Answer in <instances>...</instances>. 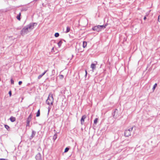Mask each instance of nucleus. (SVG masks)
Returning <instances> with one entry per match:
<instances>
[{"label": "nucleus", "mask_w": 160, "mask_h": 160, "mask_svg": "<svg viewBox=\"0 0 160 160\" xmlns=\"http://www.w3.org/2000/svg\"><path fill=\"white\" fill-rule=\"evenodd\" d=\"M37 23H31L25 26L21 31V34L22 35L28 33L30 32L34 28V26H36Z\"/></svg>", "instance_id": "1"}, {"label": "nucleus", "mask_w": 160, "mask_h": 160, "mask_svg": "<svg viewBox=\"0 0 160 160\" xmlns=\"http://www.w3.org/2000/svg\"><path fill=\"white\" fill-rule=\"evenodd\" d=\"M107 26V25H98L94 27L92 29L94 31L99 32L101 31L102 29L105 28Z\"/></svg>", "instance_id": "2"}, {"label": "nucleus", "mask_w": 160, "mask_h": 160, "mask_svg": "<svg viewBox=\"0 0 160 160\" xmlns=\"http://www.w3.org/2000/svg\"><path fill=\"white\" fill-rule=\"evenodd\" d=\"M53 102V98L52 97V94L50 93L49 94L48 99L46 100V103L49 105H52Z\"/></svg>", "instance_id": "3"}, {"label": "nucleus", "mask_w": 160, "mask_h": 160, "mask_svg": "<svg viewBox=\"0 0 160 160\" xmlns=\"http://www.w3.org/2000/svg\"><path fill=\"white\" fill-rule=\"evenodd\" d=\"M132 129L133 127H131L125 130L124 132V136L126 137H128L131 136Z\"/></svg>", "instance_id": "4"}, {"label": "nucleus", "mask_w": 160, "mask_h": 160, "mask_svg": "<svg viewBox=\"0 0 160 160\" xmlns=\"http://www.w3.org/2000/svg\"><path fill=\"white\" fill-rule=\"evenodd\" d=\"M35 158L36 160H42L41 154L40 153H38L37 154Z\"/></svg>", "instance_id": "5"}, {"label": "nucleus", "mask_w": 160, "mask_h": 160, "mask_svg": "<svg viewBox=\"0 0 160 160\" xmlns=\"http://www.w3.org/2000/svg\"><path fill=\"white\" fill-rule=\"evenodd\" d=\"M36 132L32 130V133L31 135L30 136V139H32L35 136Z\"/></svg>", "instance_id": "6"}, {"label": "nucleus", "mask_w": 160, "mask_h": 160, "mask_svg": "<svg viewBox=\"0 0 160 160\" xmlns=\"http://www.w3.org/2000/svg\"><path fill=\"white\" fill-rule=\"evenodd\" d=\"M86 117L85 115H84L82 117L81 120V124L82 125L83 124V123L84 122V119L86 118Z\"/></svg>", "instance_id": "7"}, {"label": "nucleus", "mask_w": 160, "mask_h": 160, "mask_svg": "<svg viewBox=\"0 0 160 160\" xmlns=\"http://www.w3.org/2000/svg\"><path fill=\"white\" fill-rule=\"evenodd\" d=\"M96 68V64L94 63H92L91 65V68L92 69V71H94V70Z\"/></svg>", "instance_id": "8"}, {"label": "nucleus", "mask_w": 160, "mask_h": 160, "mask_svg": "<svg viewBox=\"0 0 160 160\" xmlns=\"http://www.w3.org/2000/svg\"><path fill=\"white\" fill-rule=\"evenodd\" d=\"M47 71V70L45 71L42 74L39 75L38 77V79H40L42 77V76L45 74Z\"/></svg>", "instance_id": "9"}, {"label": "nucleus", "mask_w": 160, "mask_h": 160, "mask_svg": "<svg viewBox=\"0 0 160 160\" xmlns=\"http://www.w3.org/2000/svg\"><path fill=\"white\" fill-rule=\"evenodd\" d=\"M10 120L11 122H13L15 121L16 118L15 117L12 116L10 118Z\"/></svg>", "instance_id": "10"}, {"label": "nucleus", "mask_w": 160, "mask_h": 160, "mask_svg": "<svg viewBox=\"0 0 160 160\" xmlns=\"http://www.w3.org/2000/svg\"><path fill=\"white\" fill-rule=\"evenodd\" d=\"M30 120L29 119H27V124L26 126H29V124H30Z\"/></svg>", "instance_id": "11"}, {"label": "nucleus", "mask_w": 160, "mask_h": 160, "mask_svg": "<svg viewBox=\"0 0 160 160\" xmlns=\"http://www.w3.org/2000/svg\"><path fill=\"white\" fill-rule=\"evenodd\" d=\"M87 45V42L86 41H83V48H85Z\"/></svg>", "instance_id": "12"}, {"label": "nucleus", "mask_w": 160, "mask_h": 160, "mask_svg": "<svg viewBox=\"0 0 160 160\" xmlns=\"http://www.w3.org/2000/svg\"><path fill=\"white\" fill-rule=\"evenodd\" d=\"M70 28L68 26L67 27L66 31L65 32L66 33H68L70 31Z\"/></svg>", "instance_id": "13"}, {"label": "nucleus", "mask_w": 160, "mask_h": 160, "mask_svg": "<svg viewBox=\"0 0 160 160\" xmlns=\"http://www.w3.org/2000/svg\"><path fill=\"white\" fill-rule=\"evenodd\" d=\"M5 128L8 131L10 130V127H9L7 125H4Z\"/></svg>", "instance_id": "14"}, {"label": "nucleus", "mask_w": 160, "mask_h": 160, "mask_svg": "<svg viewBox=\"0 0 160 160\" xmlns=\"http://www.w3.org/2000/svg\"><path fill=\"white\" fill-rule=\"evenodd\" d=\"M20 15H21V13H19V14L18 15L17 17V19L19 20H20V19H21V18H20Z\"/></svg>", "instance_id": "15"}, {"label": "nucleus", "mask_w": 160, "mask_h": 160, "mask_svg": "<svg viewBox=\"0 0 160 160\" xmlns=\"http://www.w3.org/2000/svg\"><path fill=\"white\" fill-rule=\"evenodd\" d=\"M62 43V41H59V42L58 43V45L59 47H60L61 46Z\"/></svg>", "instance_id": "16"}, {"label": "nucleus", "mask_w": 160, "mask_h": 160, "mask_svg": "<svg viewBox=\"0 0 160 160\" xmlns=\"http://www.w3.org/2000/svg\"><path fill=\"white\" fill-rule=\"evenodd\" d=\"M40 110H39L38 111L37 113L36 116L37 117H39L40 116Z\"/></svg>", "instance_id": "17"}, {"label": "nucleus", "mask_w": 160, "mask_h": 160, "mask_svg": "<svg viewBox=\"0 0 160 160\" xmlns=\"http://www.w3.org/2000/svg\"><path fill=\"white\" fill-rule=\"evenodd\" d=\"M69 150V148L67 147L64 150V152H66L68 151Z\"/></svg>", "instance_id": "18"}, {"label": "nucleus", "mask_w": 160, "mask_h": 160, "mask_svg": "<svg viewBox=\"0 0 160 160\" xmlns=\"http://www.w3.org/2000/svg\"><path fill=\"white\" fill-rule=\"evenodd\" d=\"M97 121H98V118H96L94 121V124H96L97 123Z\"/></svg>", "instance_id": "19"}, {"label": "nucleus", "mask_w": 160, "mask_h": 160, "mask_svg": "<svg viewBox=\"0 0 160 160\" xmlns=\"http://www.w3.org/2000/svg\"><path fill=\"white\" fill-rule=\"evenodd\" d=\"M157 83H155L154 85L153 86V88H152V89L153 90V91H154V89H155L156 87L157 86Z\"/></svg>", "instance_id": "20"}, {"label": "nucleus", "mask_w": 160, "mask_h": 160, "mask_svg": "<svg viewBox=\"0 0 160 160\" xmlns=\"http://www.w3.org/2000/svg\"><path fill=\"white\" fill-rule=\"evenodd\" d=\"M54 36L56 37H58L59 36V34L58 33L56 32L55 33Z\"/></svg>", "instance_id": "21"}, {"label": "nucleus", "mask_w": 160, "mask_h": 160, "mask_svg": "<svg viewBox=\"0 0 160 160\" xmlns=\"http://www.w3.org/2000/svg\"><path fill=\"white\" fill-rule=\"evenodd\" d=\"M64 76L62 75H61L59 76V78L61 79H62L63 78Z\"/></svg>", "instance_id": "22"}, {"label": "nucleus", "mask_w": 160, "mask_h": 160, "mask_svg": "<svg viewBox=\"0 0 160 160\" xmlns=\"http://www.w3.org/2000/svg\"><path fill=\"white\" fill-rule=\"evenodd\" d=\"M11 83L12 84H14V82L13 79L12 78L11 79Z\"/></svg>", "instance_id": "23"}, {"label": "nucleus", "mask_w": 160, "mask_h": 160, "mask_svg": "<svg viewBox=\"0 0 160 160\" xmlns=\"http://www.w3.org/2000/svg\"><path fill=\"white\" fill-rule=\"evenodd\" d=\"M55 74L54 70H52V75H54Z\"/></svg>", "instance_id": "24"}, {"label": "nucleus", "mask_w": 160, "mask_h": 160, "mask_svg": "<svg viewBox=\"0 0 160 160\" xmlns=\"http://www.w3.org/2000/svg\"><path fill=\"white\" fill-rule=\"evenodd\" d=\"M8 93H9L10 96H11V95H12L11 91H9V92Z\"/></svg>", "instance_id": "25"}, {"label": "nucleus", "mask_w": 160, "mask_h": 160, "mask_svg": "<svg viewBox=\"0 0 160 160\" xmlns=\"http://www.w3.org/2000/svg\"><path fill=\"white\" fill-rule=\"evenodd\" d=\"M31 115H30L29 116V117H28V119H29L30 120V119H31Z\"/></svg>", "instance_id": "26"}, {"label": "nucleus", "mask_w": 160, "mask_h": 160, "mask_svg": "<svg viewBox=\"0 0 160 160\" xmlns=\"http://www.w3.org/2000/svg\"><path fill=\"white\" fill-rule=\"evenodd\" d=\"M0 160H9L7 159H4V158H0Z\"/></svg>", "instance_id": "27"}, {"label": "nucleus", "mask_w": 160, "mask_h": 160, "mask_svg": "<svg viewBox=\"0 0 160 160\" xmlns=\"http://www.w3.org/2000/svg\"><path fill=\"white\" fill-rule=\"evenodd\" d=\"M22 83V82L21 81H19V82H18V84L19 85H20Z\"/></svg>", "instance_id": "28"}, {"label": "nucleus", "mask_w": 160, "mask_h": 160, "mask_svg": "<svg viewBox=\"0 0 160 160\" xmlns=\"http://www.w3.org/2000/svg\"><path fill=\"white\" fill-rule=\"evenodd\" d=\"M56 134H55L54 137H53V138L54 139H56Z\"/></svg>", "instance_id": "29"}, {"label": "nucleus", "mask_w": 160, "mask_h": 160, "mask_svg": "<svg viewBox=\"0 0 160 160\" xmlns=\"http://www.w3.org/2000/svg\"><path fill=\"white\" fill-rule=\"evenodd\" d=\"M85 72H86V74H85V76H86L87 75V71L86 70H85Z\"/></svg>", "instance_id": "30"}, {"label": "nucleus", "mask_w": 160, "mask_h": 160, "mask_svg": "<svg viewBox=\"0 0 160 160\" xmlns=\"http://www.w3.org/2000/svg\"><path fill=\"white\" fill-rule=\"evenodd\" d=\"M146 18H146V16H145V17H144V18L143 19H144V20H145L146 19Z\"/></svg>", "instance_id": "31"}, {"label": "nucleus", "mask_w": 160, "mask_h": 160, "mask_svg": "<svg viewBox=\"0 0 160 160\" xmlns=\"http://www.w3.org/2000/svg\"><path fill=\"white\" fill-rule=\"evenodd\" d=\"M49 109H48V112H49Z\"/></svg>", "instance_id": "32"}, {"label": "nucleus", "mask_w": 160, "mask_h": 160, "mask_svg": "<svg viewBox=\"0 0 160 160\" xmlns=\"http://www.w3.org/2000/svg\"><path fill=\"white\" fill-rule=\"evenodd\" d=\"M113 117H114L115 116H114V115H113Z\"/></svg>", "instance_id": "33"}, {"label": "nucleus", "mask_w": 160, "mask_h": 160, "mask_svg": "<svg viewBox=\"0 0 160 160\" xmlns=\"http://www.w3.org/2000/svg\"><path fill=\"white\" fill-rule=\"evenodd\" d=\"M1 81V79L0 78V81Z\"/></svg>", "instance_id": "34"}]
</instances>
